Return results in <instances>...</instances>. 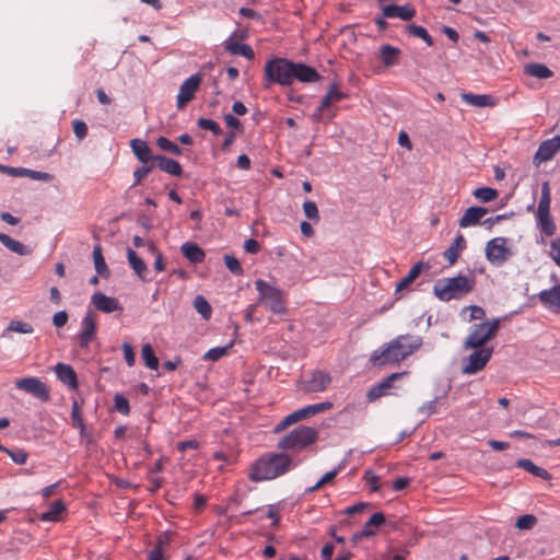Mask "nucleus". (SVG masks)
<instances>
[{"mask_svg":"<svg viewBox=\"0 0 560 560\" xmlns=\"http://www.w3.org/2000/svg\"><path fill=\"white\" fill-rule=\"evenodd\" d=\"M512 214H513V213H509V214H508V213H504V214H498V215H495V217L488 218V219H486V220H483V221L481 222V225H483V226H486L487 229L491 230V229H492V226H493L495 223H499V222H501V221H503V220H506V219L511 218V215H512Z\"/></svg>","mask_w":560,"mask_h":560,"instance_id":"61","label":"nucleus"},{"mask_svg":"<svg viewBox=\"0 0 560 560\" xmlns=\"http://www.w3.org/2000/svg\"><path fill=\"white\" fill-rule=\"evenodd\" d=\"M72 126H73V132L79 141H81L82 139H84L86 137L88 125L83 120L75 119L72 122Z\"/></svg>","mask_w":560,"mask_h":560,"instance_id":"58","label":"nucleus"},{"mask_svg":"<svg viewBox=\"0 0 560 560\" xmlns=\"http://www.w3.org/2000/svg\"><path fill=\"white\" fill-rule=\"evenodd\" d=\"M346 93L338 90V84L332 82L320 102V109L328 108L332 103L346 98Z\"/></svg>","mask_w":560,"mask_h":560,"instance_id":"36","label":"nucleus"},{"mask_svg":"<svg viewBox=\"0 0 560 560\" xmlns=\"http://www.w3.org/2000/svg\"><path fill=\"white\" fill-rule=\"evenodd\" d=\"M291 458L287 454H270L257 459L249 472L253 481L275 479L289 470Z\"/></svg>","mask_w":560,"mask_h":560,"instance_id":"2","label":"nucleus"},{"mask_svg":"<svg viewBox=\"0 0 560 560\" xmlns=\"http://www.w3.org/2000/svg\"><path fill=\"white\" fill-rule=\"evenodd\" d=\"M474 285V277L459 275L438 280L433 287V292L439 300L448 302L467 295L472 291Z\"/></svg>","mask_w":560,"mask_h":560,"instance_id":"3","label":"nucleus"},{"mask_svg":"<svg viewBox=\"0 0 560 560\" xmlns=\"http://www.w3.org/2000/svg\"><path fill=\"white\" fill-rule=\"evenodd\" d=\"M540 303L548 310L560 313V284L538 293Z\"/></svg>","mask_w":560,"mask_h":560,"instance_id":"19","label":"nucleus"},{"mask_svg":"<svg viewBox=\"0 0 560 560\" xmlns=\"http://www.w3.org/2000/svg\"><path fill=\"white\" fill-rule=\"evenodd\" d=\"M525 73L538 78V79H548L552 77V71L542 63H528L525 67Z\"/></svg>","mask_w":560,"mask_h":560,"instance_id":"38","label":"nucleus"},{"mask_svg":"<svg viewBox=\"0 0 560 560\" xmlns=\"http://www.w3.org/2000/svg\"><path fill=\"white\" fill-rule=\"evenodd\" d=\"M255 288L259 293V302L273 314H284L287 312L284 293L281 289L269 284L265 280L255 281Z\"/></svg>","mask_w":560,"mask_h":560,"instance_id":"5","label":"nucleus"},{"mask_svg":"<svg viewBox=\"0 0 560 560\" xmlns=\"http://www.w3.org/2000/svg\"><path fill=\"white\" fill-rule=\"evenodd\" d=\"M154 161L155 166L170 175L180 176L183 173L182 165L176 160L159 154L154 158Z\"/></svg>","mask_w":560,"mask_h":560,"instance_id":"26","label":"nucleus"},{"mask_svg":"<svg viewBox=\"0 0 560 560\" xmlns=\"http://www.w3.org/2000/svg\"><path fill=\"white\" fill-rule=\"evenodd\" d=\"M472 195L482 202H490L498 197V190L491 187H479L474 190Z\"/></svg>","mask_w":560,"mask_h":560,"instance_id":"45","label":"nucleus"},{"mask_svg":"<svg viewBox=\"0 0 560 560\" xmlns=\"http://www.w3.org/2000/svg\"><path fill=\"white\" fill-rule=\"evenodd\" d=\"M0 172L15 177H24L25 168L0 165Z\"/></svg>","mask_w":560,"mask_h":560,"instance_id":"63","label":"nucleus"},{"mask_svg":"<svg viewBox=\"0 0 560 560\" xmlns=\"http://www.w3.org/2000/svg\"><path fill=\"white\" fill-rule=\"evenodd\" d=\"M422 346V338L417 335H399L382 348L376 349L370 361L374 366L396 364L415 353Z\"/></svg>","mask_w":560,"mask_h":560,"instance_id":"1","label":"nucleus"},{"mask_svg":"<svg viewBox=\"0 0 560 560\" xmlns=\"http://www.w3.org/2000/svg\"><path fill=\"white\" fill-rule=\"evenodd\" d=\"M65 510V503L61 500H56L49 505L48 510L42 514V521L55 522Z\"/></svg>","mask_w":560,"mask_h":560,"instance_id":"39","label":"nucleus"},{"mask_svg":"<svg viewBox=\"0 0 560 560\" xmlns=\"http://www.w3.org/2000/svg\"><path fill=\"white\" fill-rule=\"evenodd\" d=\"M15 387L31 394L40 401H48L50 399L49 387L35 376L16 380Z\"/></svg>","mask_w":560,"mask_h":560,"instance_id":"10","label":"nucleus"},{"mask_svg":"<svg viewBox=\"0 0 560 560\" xmlns=\"http://www.w3.org/2000/svg\"><path fill=\"white\" fill-rule=\"evenodd\" d=\"M180 250L185 258H187L192 264H198L203 261L206 254L205 252L196 244L186 242L182 245Z\"/></svg>","mask_w":560,"mask_h":560,"instance_id":"32","label":"nucleus"},{"mask_svg":"<svg viewBox=\"0 0 560 560\" xmlns=\"http://www.w3.org/2000/svg\"><path fill=\"white\" fill-rule=\"evenodd\" d=\"M223 119L226 124L228 127L232 128V129H235V130H238L242 128V124L238 118H236L234 115L232 114H225L223 115Z\"/></svg>","mask_w":560,"mask_h":560,"instance_id":"64","label":"nucleus"},{"mask_svg":"<svg viewBox=\"0 0 560 560\" xmlns=\"http://www.w3.org/2000/svg\"><path fill=\"white\" fill-rule=\"evenodd\" d=\"M549 256L560 267V237L551 241Z\"/></svg>","mask_w":560,"mask_h":560,"instance_id":"59","label":"nucleus"},{"mask_svg":"<svg viewBox=\"0 0 560 560\" xmlns=\"http://www.w3.org/2000/svg\"><path fill=\"white\" fill-rule=\"evenodd\" d=\"M303 211L307 219L312 221H319V213L317 205L312 200H305L303 203Z\"/></svg>","mask_w":560,"mask_h":560,"instance_id":"54","label":"nucleus"},{"mask_svg":"<svg viewBox=\"0 0 560 560\" xmlns=\"http://www.w3.org/2000/svg\"><path fill=\"white\" fill-rule=\"evenodd\" d=\"M493 348L475 349L465 360L462 368L464 374L472 375L481 371L491 359Z\"/></svg>","mask_w":560,"mask_h":560,"instance_id":"9","label":"nucleus"},{"mask_svg":"<svg viewBox=\"0 0 560 560\" xmlns=\"http://www.w3.org/2000/svg\"><path fill=\"white\" fill-rule=\"evenodd\" d=\"M293 81L296 79L300 82H316L320 75L315 68L310 67L302 62H294Z\"/></svg>","mask_w":560,"mask_h":560,"instance_id":"24","label":"nucleus"},{"mask_svg":"<svg viewBox=\"0 0 560 560\" xmlns=\"http://www.w3.org/2000/svg\"><path fill=\"white\" fill-rule=\"evenodd\" d=\"M71 421L72 425L79 429V433L81 438H85L88 443L92 442L91 434L86 431L84 421L81 417L80 408L77 401H73L72 410H71Z\"/></svg>","mask_w":560,"mask_h":560,"instance_id":"34","label":"nucleus"},{"mask_svg":"<svg viewBox=\"0 0 560 560\" xmlns=\"http://www.w3.org/2000/svg\"><path fill=\"white\" fill-rule=\"evenodd\" d=\"M122 351H124V357H125V360H126L128 366H133L135 362H136V354H135L132 346L128 342H125L122 345Z\"/></svg>","mask_w":560,"mask_h":560,"instance_id":"60","label":"nucleus"},{"mask_svg":"<svg viewBox=\"0 0 560 560\" xmlns=\"http://www.w3.org/2000/svg\"><path fill=\"white\" fill-rule=\"evenodd\" d=\"M407 372L392 373L387 377L383 378L378 384L374 385L368 392L369 400H375L388 393V389L393 387L395 381L401 378Z\"/></svg>","mask_w":560,"mask_h":560,"instance_id":"17","label":"nucleus"},{"mask_svg":"<svg viewBox=\"0 0 560 560\" xmlns=\"http://www.w3.org/2000/svg\"><path fill=\"white\" fill-rule=\"evenodd\" d=\"M536 523H537V518L535 515L525 514V515L520 516L516 520L515 526L520 530H529L536 525Z\"/></svg>","mask_w":560,"mask_h":560,"instance_id":"53","label":"nucleus"},{"mask_svg":"<svg viewBox=\"0 0 560 560\" xmlns=\"http://www.w3.org/2000/svg\"><path fill=\"white\" fill-rule=\"evenodd\" d=\"M318 432L311 427L300 425L284 435L278 443L282 450H303L315 443Z\"/></svg>","mask_w":560,"mask_h":560,"instance_id":"6","label":"nucleus"},{"mask_svg":"<svg viewBox=\"0 0 560 560\" xmlns=\"http://www.w3.org/2000/svg\"><path fill=\"white\" fill-rule=\"evenodd\" d=\"M380 55L383 61V65L386 68L393 67L398 62V56L400 55V49L394 47L392 45L385 44L380 48Z\"/></svg>","mask_w":560,"mask_h":560,"instance_id":"35","label":"nucleus"},{"mask_svg":"<svg viewBox=\"0 0 560 560\" xmlns=\"http://www.w3.org/2000/svg\"><path fill=\"white\" fill-rule=\"evenodd\" d=\"M127 260L130 265V267L132 268V270L136 272V275L142 280V281H147V272H148V268H147V265L145 262L143 261L142 258H140L137 253L131 249V248H128L127 249Z\"/></svg>","mask_w":560,"mask_h":560,"instance_id":"28","label":"nucleus"},{"mask_svg":"<svg viewBox=\"0 0 560 560\" xmlns=\"http://www.w3.org/2000/svg\"><path fill=\"white\" fill-rule=\"evenodd\" d=\"M550 187L548 182H545L541 186V195L538 203L537 214L550 213Z\"/></svg>","mask_w":560,"mask_h":560,"instance_id":"40","label":"nucleus"},{"mask_svg":"<svg viewBox=\"0 0 560 560\" xmlns=\"http://www.w3.org/2000/svg\"><path fill=\"white\" fill-rule=\"evenodd\" d=\"M24 177H28L34 180L42 182H50L52 179V175L46 172L34 171L30 168H25Z\"/></svg>","mask_w":560,"mask_h":560,"instance_id":"57","label":"nucleus"},{"mask_svg":"<svg viewBox=\"0 0 560 560\" xmlns=\"http://www.w3.org/2000/svg\"><path fill=\"white\" fill-rule=\"evenodd\" d=\"M537 224L540 231L547 236H551L556 232V225L550 217V213L537 214Z\"/></svg>","mask_w":560,"mask_h":560,"instance_id":"43","label":"nucleus"},{"mask_svg":"<svg viewBox=\"0 0 560 560\" xmlns=\"http://www.w3.org/2000/svg\"><path fill=\"white\" fill-rule=\"evenodd\" d=\"M332 408V402L323 401L318 404L307 405L303 408H300L287 417H284L275 428V433H279L287 429L289 425L294 424L301 420L313 417L317 413L324 412Z\"/></svg>","mask_w":560,"mask_h":560,"instance_id":"8","label":"nucleus"},{"mask_svg":"<svg viewBox=\"0 0 560 560\" xmlns=\"http://www.w3.org/2000/svg\"><path fill=\"white\" fill-rule=\"evenodd\" d=\"M91 303L97 311L105 314H109L115 311L122 312V307L120 306L116 298L108 296L100 291L93 293L91 298Z\"/></svg>","mask_w":560,"mask_h":560,"instance_id":"16","label":"nucleus"},{"mask_svg":"<svg viewBox=\"0 0 560 560\" xmlns=\"http://www.w3.org/2000/svg\"><path fill=\"white\" fill-rule=\"evenodd\" d=\"M194 307L203 319H209L211 317L212 308L205 296L197 295L194 300Z\"/></svg>","mask_w":560,"mask_h":560,"instance_id":"44","label":"nucleus"},{"mask_svg":"<svg viewBox=\"0 0 560 560\" xmlns=\"http://www.w3.org/2000/svg\"><path fill=\"white\" fill-rule=\"evenodd\" d=\"M382 10L384 18L388 19H400L402 21H410L416 15V9L411 4H387L383 7Z\"/></svg>","mask_w":560,"mask_h":560,"instance_id":"18","label":"nucleus"},{"mask_svg":"<svg viewBox=\"0 0 560 560\" xmlns=\"http://www.w3.org/2000/svg\"><path fill=\"white\" fill-rule=\"evenodd\" d=\"M340 469H341V466L339 465L337 468H335L330 471H327L314 486L307 488L305 490V493H312V492L318 490L324 485L331 482L336 478V476L338 475Z\"/></svg>","mask_w":560,"mask_h":560,"instance_id":"46","label":"nucleus"},{"mask_svg":"<svg viewBox=\"0 0 560 560\" xmlns=\"http://www.w3.org/2000/svg\"><path fill=\"white\" fill-rule=\"evenodd\" d=\"M559 150L560 136H556L551 139L542 141L534 155V163L536 165H539L544 162L551 160L558 153Z\"/></svg>","mask_w":560,"mask_h":560,"instance_id":"13","label":"nucleus"},{"mask_svg":"<svg viewBox=\"0 0 560 560\" xmlns=\"http://www.w3.org/2000/svg\"><path fill=\"white\" fill-rule=\"evenodd\" d=\"M516 466L520 468H523L524 470L528 471L529 474L541 478L542 480H549L551 478V475L548 470H546L542 467L537 466L533 460L528 458H522L516 462Z\"/></svg>","mask_w":560,"mask_h":560,"instance_id":"31","label":"nucleus"},{"mask_svg":"<svg viewBox=\"0 0 560 560\" xmlns=\"http://www.w3.org/2000/svg\"><path fill=\"white\" fill-rule=\"evenodd\" d=\"M462 100L466 104L475 107H492L497 103L495 100L488 94L463 93Z\"/></svg>","mask_w":560,"mask_h":560,"instance_id":"27","label":"nucleus"},{"mask_svg":"<svg viewBox=\"0 0 560 560\" xmlns=\"http://www.w3.org/2000/svg\"><path fill=\"white\" fill-rule=\"evenodd\" d=\"M430 269V264L424 261H418L415 264L408 273L396 284V291H400L406 289L409 284H411L422 271H427Z\"/></svg>","mask_w":560,"mask_h":560,"instance_id":"25","label":"nucleus"},{"mask_svg":"<svg viewBox=\"0 0 560 560\" xmlns=\"http://www.w3.org/2000/svg\"><path fill=\"white\" fill-rule=\"evenodd\" d=\"M96 332V318L92 312H88L81 320V331L78 336L81 348H88Z\"/></svg>","mask_w":560,"mask_h":560,"instance_id":"15","label":"nucleus"},{"mask_svg":"<svg viewBox=\"0 0 560 560\" xmlns=\"http://www.w3.org/2000/svg\"><path fill=\"white\" fill-rule=\"evenodd\" d=\"M466 247V240L463 234L458 233L453 243L443 253L444 258L451 264H455L459 252Z\"/></svg>","mask_w":560,"mask_h":560,"instance_id":"29","label":"nucleus"},{"mask_svg":"<svg viewBox=\"0 0 560 560\" xmlns=\"http://www.w3.org/2000/svg\"><path fill=\"white\" fill-rule=\"evenodd\" d=\"M0 243L9 250L21 256H27L32 253L30 247L2 232H0Z\"/></svg>","mask_w":560,"mask_h":560,"instance_id":"30","label":"nucleus"},{"mask_svg":"<svg viewBox=\"0 0 560 560\" xmlns=\"http://www.w3.org/2000/svg\"><path fill=\"white\" fill-rule=\"evenodd\" d=\"M406 32L411 35V36H415V37H418V38H421L428 46H432L433 45V38L432 36L429 34V32L427 31V28H424L423 26L421 25H417V24H408L406 26Z\"/></svg>","mask_w":560,"mask_h":560,"instance_id":"41","label":"nucleus"},{"mask_svg":"<svg viewBox=\"0 0 560 560\" xmlns=\"http://www.w3.org/2000/svg\"><path fill=\"white\" fill-rule=\"evenodd\" d=\"M130 148L135 156L142 163L148 164L154 162L156 155L152 154L151 148L141 139L135 138L130 141Z\"/></svg>","mask_w":560,"mask_h":560,"instance_id":"23","label":"nucleus"},{"mask_svg":"<svg viewBox=\"0 0 560 560\" xmlns=\"http://www.w3.org/2000/svg\"><path fill=\"white\" fill-rule=\"evenodd\" d=\"M141 358L144 364L151 369L156 370L159 366V359L156 358L154 350L150 343H145L141 349Z\"/></svg>","mask_w":560,"mask_h":560,"instance_id":"42","label":"nucleus"},{"mask_svg":"<svg viewBox=\"0 0 560 560\" xmlns=\"http://www.w3.org/2000/svg\"><path fill=\"white\" fill-rule=\"evenodd\" d=\"M224 262L226 268L236 276H241L243 273V268L238 261V259L233 255H224Z\"/></svg>","mask_w":560,"mask_h":560,"instance_id":"55","label":"nucleus"},{"mask_svg":"<svg viewBox=\"0 0 560 560\" xmlns=\"http://www.w3.org/2000/svg\"><path fill=\"white\" fill-rule=\"evenodd\" d=\"M231 348H232V343L224 346V347L211 348L210 350H208L205 353L203 359L208 360V361H218L219 359L224 357Z\"/></svg>","mask_w":560,"mask_h":560,"instance_id":"52","label":"nucleus"},{"mask_svg":"<svg viewBox=\"0 0 560 560\" xmlns=\"http://www.w3.org/2000/svg\"><path fill=\"white\" fill-rule=\"evenodd\" d=\"M499 327L500 319L498 318L475 325L472 331L468 335L464 347L466 349L483 348V345L497 335Z\"/></svg>","mask_w":560,"mask_h":560,"instance_id":"7","label":"nucleus"},{"mask_svg":"<svg viewBox=\"0 0 560 560\" xmlns=\"http://www.w3.org/2000/svg\"><path fill=\"white\" fill-rule=\"evenodd\" d=\"M57 378L71 389L78 387V377L73 368L66 363H57L55 366Z\"/></svg>","mask_w":560,"mask_h":560,"instance_id":"22","label":"nucleus"},{"mask_svg":"<svg viewBox=\"0 0 560 560\" xmlns=\"http://www.w3.org/2000/svg\"><path fill=\"white\" fill-rule=\"evenodd\" d=\"M510 255L505 237H494L486 245V257L491 264L500 266L508 260Z\"/></svg>","mask_w":560,"mask_h":560,"instance_id":"11","label":"nucleus"},{"mask_svg":"<svg viewBox=\"0 0 560 560\" xmlns=\"http://www.w3.org/2000/svg\"><path fill=\"white\" fill-rule=\"evenodd\" d=\"M68 319H69V315H68L67 311H59L54 314L52 324L57 328H61L67 324Z\"/></svg>","mask_w":560,"mask_h":560,"instance_id":"62","label":"nucleus"},{"mask_svg":"<svg viewBox=\"0 0 560 560\" xmlns=\"http://www.w3.org/2000/svg\"><path fill=\"white\" fill-rule=\"evenodd\" d=\"M201 83V74L195 73L187 78L179 86V92L176 97L177 107L182 109L186 104L191 102L195 93L198 91Z\"/></svg>","mask_w":560,"mask_h":560,"instance_id":"12","label":"nucleus"},{"mask_svg":"<svg viewBox=\"0 0 560 560\" xmlns=\"http://www.w3.org/2000/svg\"><path fill=\"white\" fill-rule=\"evenodd\" d=\"M384 523H385L384 514L381 513V512L374 513L369 518V521L364 524V527L362 528V530L353 534L352 540L354 542H357V541H359V540H361L363 538L372 537L373 535H375L374 527H378V526H381Z\"/></svg>","mask_w":560,"mask_h":560,"instance_id":"20","label":"nucleus"},{"mask_svg":"<svg viewBox=\"0 0 560 560\" xmlns=\"http://www.w3.org/2000/svg\"><path fill=\"white\" fill-rule=\"evenodd\" d=\"M225 50L232 55L242 56L246 59H253L255 57L253 48L247 44L234 43L229 38L225 40Z\"/></svg>","mask_w":560,"mask_h":560,"instance_id":"33","label":"nucleus"},{"mask_svg":"<svg viewBox=\"0 0 560 560\" xmlns=\"http://www.w3.org/2000/svg\"><path fill=\"white\" fill-rule=\"evenodd\" d=\"M156 145L161 150L170 152L174 155H182V153H183V150L175 142L171 141L170 139H167L165 137H159L156 139Z\"/></svg>","mask_w":560,"mask_h":560,"instance_id":"47","label":"nucleus"},{"mask_svg":"<svg viewBox=\"0 0 560 560\" xmlns=\"http://www.w3.org/2000/svg\"><path fill=\"white\" fill-rule=\"evenodd\" d=\"M294 62L285 58H272L265 65V88L273 83L288 86L293 83Z\"/></svg>","mask_w":560,"mask_h":560,"instance_id":"4","label":"nucleus"},{"mask_svg":"<svg viewBox=\"0 0 560 560\" xmlns=\"http://www.w3.org/2000/svg\"><path fill=\"white\" fill-rule=\"evenodd\" d=\"M93 260L96 273L102 278H108L110 272L103 257L102 247L100 244L93 247Z\"/></svg>","mask_w":560,"mask_h":560,"instance_id":"37","label":"nucleus"},{"mask_svg":"<svg viewBox=\"0 0 560 560\" xmlns=\"http://www.w3.org/2000/svg\"><path fill=\"white\" fill-rule=\"evenodd\" d=\"M488 213V209L485 207H469L459 219V226L465 229L481 224V219Z\"/></svg>","mask_w":560,"mask_h":560,"instance_id":"21","label":"nucleus"},{"mask_svg":"<svg viewBox=\"0 0 560 560\" xmlns=\"http://www.w3.org/2000/svg\"><path fill=\"white\" fill-rule=\"evenodd\" d=\"M7 331H14L19 334H32L34 328L31 324L22 320L13 319L9 323Z\"/></svg>","mask_w":560,"mask_h":560,"instance_id":"50","label":"nucleus"},{"mask_svg":"<svg viewBox=\"0 0 560 560\" xmlns=\"http://www.w3.org/2000/svg\"><path fill=\"white\" fill-rule=\"evenodd\" d=\"M3 452L8 454L11 457V459L18 465H24L27 462L28 453L23 448H9L5 446V450Z\"/></svg>","mask_w":560,"mask_h":560,"instance_id":"48","label":"nucleus"},{"mask_svg":"<svg viewBox=\"0 0 560 560\" xmlns=\"http://www.w3.org/2000/svg\"><path fill=\"white\" fill-rule=\"evenodd\" d=\"M331 383V376L324 371H314L308 380L303 381V389L308 393L324 392Z\"/></svg>","mask_w":560,"mask_h":560,"instance_id":"14","label":"nucleus"},{"mask_svg":"<svg viewBox=\"0 0 560 560\" xmlns=\"http://www.w3.org/2000/svg\"><path fill=\"white\" fill-rule=\"evenodd\" d=\"M155 167V163L151 162L143 164L133 172V184L132 187L138 186L144 177H147Z\"/></svg>","mask_w":560,"mask_h":560,"instance_id":"51","label":"nucleus"},{"mask_svg":"<svg viewBox=\"0 0 560 560\" xmlns=\"http://www.w3.org/2000/svg\"><path fill=\"white\" fill-rule=\"evenodd\" d=\"M197 126L200 129L211 131L214 136H220L223 132L221 126L217 121L209 118H199L197 120Z\"/></svg>","mask_w":560,"mask_h":560,"instance_id":"49","label":"nucleus"},{"mask_svg":"<svg viewBox=\"0 0 560 560\" xmlns=\"http://www.w3.org/2000/svg\"><path fill=\"white\" fill-rule=\"evenodd\" d=\"M115 409L121 415L128 416L130 412L129 401L121 394H116L114 397Z\"/></svg>","mask_w":560,"mask_h":560,"instance_id":"56","label":"nucleus"}]
</instances>
